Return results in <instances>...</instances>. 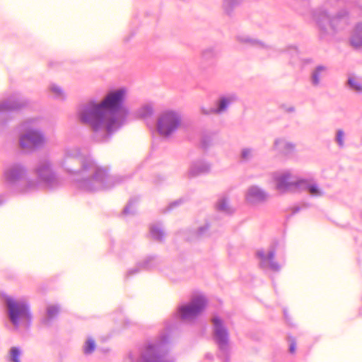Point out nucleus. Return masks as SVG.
Masks as SVG:
<instances>
[{
  "label": "nucleus",
  "mask_w": 362,
  "mask_h": 362,
  "mask_svg": "<svg viewBox=\"0 0 362 362\" xmlns=\"http://www.w3.org/2000/svg\"><path fill=\"white\" fill-rule=\"evenodd\" d=\"M104 115L105 111L100 103L93 100L83 105L78 112L80 121L95 131L102 128Z\"/></svg>",
  "instance_id": "f257e3e1"
},
{
  "label": "nucleus",
  "mask_w": 362,
  "mask_h": 362,
  "mask_svg": "<svg viewBox=\"0 0 362 362\" xmlns=\"http://www.w3.org/2000/svg\"><path fill=\"white\" fill-rule=\"evenodd\" d=\"M10 320L16 327L21 322H28L31 319L28 305L24 302H18L8 297L6 299Z\"/></svg>",
  "instance_id": "f03ea898"
},
{
  "label": "nucleus",
  "mask_w": 362,
  "mask_h": 362,
  "mask_svg": "<svg viewBox=\"0 0 362 362\" xmlns=\"http://www.w3.org/2000/svg\"><path fill=\"white\" fill-rule=\"evenodd\" d=\"M181 123L180 115L172 110L163 112L158 119V130L164 136H168L175 131Z\"/></svg>",
  "instance_id": "7ed1b4c3"
},
{
  "label": "nucleus",
  "mask_w": 362,
  "mask_h": 362,
  "mask_svg": "<svg viewBox=\"0 0 362 362\" xmlns=\"http://www.w3.org/2000/svg\"><path fill=\"white\" fill-rule=\"evenodd\" d=\"M207 301L202 296L194 298L191 303L180 308V315L184 320H192L199 315L206 306Z\"/></svg>",
  "instance_id": "20e7f679"
},
{
  "label": "nucleus",
  "mask_w": 362,
  "mask_h": 362,
  "mask_svg": "<svg viewBox=\"0 0 362 362\" xmlns=\"http://www.w3.org/2000/svg\"><path fill=\"white\" fill-rule=\"evenodd\" d=\"M125 91L122 89L108 93L103 100L100 103L105 112L113 110L118 108L122 103Z\"/></svg>",
  "instance_id": "39448f33"
},
{
  "label": "nucleus",
  "mask_w": 362,
  "mask_h": 362,
  "mask_svg": "<svg viewBox=\"0 0 362 362\" xmlns=\"http://www.w3.org/2000/svg\"><path fill=\"white\" fill-rule=\"evenodd\" d=\"M43 141L42 136L37 132H29L21 137L20 144L25 151L33 150L39 146Z\"/></svg>",
  "instance_id": "423d86ee"
},
{
  "label": "nucleus",
  "mask_w": 362,
  "mask_h": 362,
  "mask_svg": "<svg viewBox=\"0 0 362 362\" xmlns=\"http://www.w3.org/2000/svg\"><path fill=\"white\" fill-rule=\"evenodd\" d=\"M276 188L281 192L291 190L293 187H297L304 182L303 180H293L288 174H283L276 178Z\"/></svg>",
  "instance_id": "0eeeda50"
},
{
  "label": "nucleus",
  "mask_w": 362,
  "mask_h": 362,
  "mask_svg": "<svg viewBox=\"0 0 362 362\" xmlns=\"http://www.w3.org/2000/svg\"><path fill=\"white\" fill-rule=\"evenodd\" d=\"M213 322L215 327L216 339L221 346H223L228 341V333L222 326L221 320L215 317L213 318Z\"/></svg>",
  "instance_id": "6e6552de"
},
{
  "label": "nucleus",
  "mask_w": 362,
  "mask_h": 362,
  "mask_svg": "<svg viewBox=\"0 0 362 362\" xmlns=\"http://www.w3.org/2000/svg\"><path fill=\"white\" fill-rule=\"evenodd\" d=\"M120 125L121 122L116 119L114 114H107V112H105L102 127H104L108 133L115 131Z\"/></svg>",
  "instance_id": "1a4fd4ad"
},
{
  "label": "nucleus",
  "mask_w": 362,
  "mask_h": 362,
  "mask_svg": "<svg viewBox=\"0 0 362 362\" xmlns=\"http://www.w3.org/2000/svg\"><path fill=\"white\" fill-rule=\"evenodd\" d=\"M25 170L20 165H16L8 169L5 173V178L8 182L13 183L23 178Z\"/></svg>",
  "instance_id": "9d476101"
},
{
  "label": "nucleus",
  "mask_w": 362,
  "mask_h": 362,
  "mask_svg": "<svg viewBox=\"0 0 362 362\" xmlns=\"http://www.w3.org/2000/svg\"><path fill=\"white\" fill-rule=\"evenodd\" d=\"M267 195L264 192L256 187H251L247 195V200L251 204H255L264 201Z\"/></svg>",
  "instance_id": "9b49d317"
},
{
  "label": "nucleus",
  "mask_w": 362,
  "mask_h": 362,
  "mask_svg": "<svg viewBox=\"0 0 362 362\" xmlns=\"http://www.w3.org/2000/svg\"><path fill=\"white\" fill-rule=\"evenodd\" d=\"M258 257L261 259V264L263 267H269L272 269H278L279 268V265L274 261V252H270L268 255H264L262 252H257Z\"/></svg>",
  "instance_id": "f8f14e48"
},
{
  "label": "nucleus",
  "mask_w": 362,
  "mask_h": 362,
  "mask_svg": "<svg viewBox=\"0 0 362 362\" xmlns=\"http://www.w3.org/2000/svg\"><path fill=\"white\" fill-rule=\"evenodd\" d=\"M153 114V110L152 108L148 105H145L142 107L139 112V115L141 118H147L150 116H151Z\"/></svg>",
  "instance_id": "ddd939ff"
},
{
  "label": "nucleus",
  "mask_w": 362,
  "mask_h": 362,
  "mask_svg": "<svg viewBox=\"0 0 362 362\" xmlns=\"http://www.w3.org/2000/svg\"><path fill=\"white\" fill-rule=\"evenodd\" d=\"M307 189L312 196H320L322 194L320 189L316 185H308Z\"/></svg>",
  "instance_id": "4468645a"
},
{
  "label": "nucleus",
  "mask_w": 362,
  "mask_h": 362,
  "mask_svg": "<svg viewBox=\"0 0 362 362\" xmlns=\"http://www.w3.org/2000/svg\"><path fill=\"white\" fill-rule=\"evenodd\" d=\"M349 84L356 92L362 91V86L361 84L355 78H349Z\"/></svg>",
  "instance_id": "2eb2a0df"
},
{
  "label": "nucleus",
  "mask_w": 362,
  "mask_h": 362,
  "mask_svg": "<svg viewBox=\"0 0 362 362\" xmlns=\"http://www.w3.org/2000/svg\"><path fill=\"white\" fill-rule=\"evenodd\" d=\"M95 348V344L93 339H88L84 348V352L87 354L92 353Z\"/></svg>",
  "instance_id": "dca6fc26"
},
{
  "label": "nucleus",
  "mask_w": 362,
  "mask_h": 362,
  "mask_svg": "<svg viewBox=\"0 0 362 362\" xmlns=\"http://www.w3.org/2000/svg\"><path fill=\"white\" fill-rule=\"evenodd\" d=\"M11 359L13 362H21L19 360L21 351L18 348L13 347L11 349Z\"/></svg>",
  "instance_id": "f3484780"
},
{
  "label": "nucleus",
  "mask_w": 362,
  "mask_h": 362,
  "mask_svg": "<svg viewBox=\"0 0 362 362\" xmlns=\"http://www.w3.org/2000/svg\"><path fill=\"white\" fill-rule=\"evenodd\" d=\"M59 313V309L55 305H51L47 308V314L49 317H54Z\"/></svg>",
  "instance_id": "a211bd4d"
},
{
  "label": "nucleus",
  "mask_w": 362,
  "mask_h": 362,
  "mask_svg": "<svg viewBox=\"0 0 362 362\" xmlns=\"http://www.w3.org/2000/svg\"><path fill=\"white\" fill-rule=\"evenodd\" d=\"M325 68L323 66H319L316 71L313 75V81L315 85H317L319 83V77H318V72L320 71L324 70Z\"/></svg>",
  "instance_id": "6ab92c4d"
},
{
  "label": "nucleus",
  "mask_w": 362,
  "mask_h": 362,
  "mask_svg": "<svg viewBox=\"0 0 362 362\" xmlns=\"http://www.w3.org/2000/svg\"><path fill=\"white\" fill-rule=\"evenodd\" d=\"M228 103L229 102L227 100L224 98L222 99L220 102L219 107L217 110H215V112L218 113L220 112L221 111L224 110L226 108Z\"/></svg>",
  "instance_id": "aec40b11"
},
{
  "label": "nucleus",
  "mask_w": 362,
  "mask_h": 362,
  "mask_svg": "<svg viewBox=\"0 0 362 362\" xmlns=\"http://www.w3.org/2000/svg\"><path fill=\"white\" fill-rule=\"evenodd\" d=\"M344 132L342 130H339L337 135V141L341 146L344 145Z\"/></svg>",
  "instance_id": "412c9836"
},
{
  "label": "nucleus",
  "mask_w": 362,
  "mask_h": 362,
  "mask_svg": "<svg viewBox=\"0 0 362 362\" xmlns=\"http://www.w3.org/2000/svg\"><path fill=\"white\" fill-rule=\"evenodd\" d=\"M151 233L155 238L160 239L161 238L162 233L157 228H153L151 229Z\"/></svg>",
  "instance_id": "4be33fe9"
},
{
  "label": "nucleus",
  "mask_w": 362,
  "mask_h": 362,
  "mask_svg": "<svg viewBox=\"0 0 362 362\" xmlns=\"http://www.w3.org/2000/svg\"><path fill=\"white\" fill-rule=\"evenodd\" d=\"M49 172L48 167L44 166L41 168L37 169V173L40 176L44 177L47 173Z\"/></svg>",
  "instance_id": "5701e85b"
},
{
  "label": "nucleus",
  "mask_w": 362,
  "mask_h": 362,
  "mask_svg": "<svg viewBox=\"0 0 362 362\" xmlns=\"http://www.w3.org/2000/svg\"><path fill=\"white\" fill-rule=\"evenodd\" d=\"M296 349V340L293 338L290 340L289 351L291 354H294Z\"/></svg>",
  "instance_id": "b1692460"
},
{
  "label": "nucleus",
  "mask_w": 362,
  "mask_h": 362,
  "mask_svg": "<svg viewBox=\"0 0 362 362\" xmlns=\"http://www.w3.org/2000/svg\"><path fill=\"white\" fill-rule=\"evenodd\" d=\"M105 175V172L104 170H98L96 174L94 176V179L95 180H100L103 177H104Z\"/></svg>",
  "instance_id": "393cba45"
},
{
  "label": "nucleus",
  "mask_w": 362,
  "mask_h": 362,
  "mask_svg": "<svg viewBox=\"0 0 362 362\" xmlns=\"http://www.w3.org/2000/svg\"><path fill=\"white\" fill-rule=\"evenodd\" d=\"M52 90L53 91V93H54L57 95H59V96H60L63 94V91L59 87L53 86L52 88Z\"/></svg>",
  "instance_id": "a878e982"
},
{
  "label": "nucleus",
  "mask_w": 362,
  "mask_h": 362,
  "mask_svg": "<svg viewBox=\"0 0 362 362\" xmlns=\"http://www.w3.org/2000/svg\"><path fill=\"white\" fill-rule=\"evenodd\" d=\"M35 185V184L31 182L28 178L25 179V186L26 188L33 187Z\"/></svg>",
  "instance_id": "bb28decb"
},
{
  "label": "nucleus",
  "mask_w": 362,
  "mask_h": 362,
  "mask_svg": "<svg viewBox=\"0 0 362 362\" xmlns=\"http://www.w3.org/2000/svg\"><path fill=\"white\" fill-rule=\"evenodd\" d=\"M351 44L355 47H358L362 45V39H359L357 41H355L354 39L351 40Z\"/></svg>",
  "instance_id": "cd10ccee"
},
{
  "label": "nucleus",
  "mask_w": 362,
  "mask_h": 362,
  "mask_svg": "<svg viewBox=\"0 0 362 362\" xmlns=\"http://www.w3.org/2000/svg\"><path fill=\"white\" fill-rule=\"evenodd\" d=\"M250 155V150L245 149V150H243L242 152V156L245 159L247 158Z\"/></svg>",
  "instance_id": "c85d7f7f"
},
{
  "label": "nucleus",
  "mask_w": 362,
  "mask_h": 362,
  "mask_svg": "<svg viewBox=\"0 0 362 362\" xmlns=\"http://www.w3.org/2000/svg\"><path fill=\"white\" fill-rule=\"evenodd\" d=\"M202 112L203 114L208 115V114H210V113H212V112H215V110H212L211 109V110H206V109L202 107Z\"/></svg>",
  "instance_id": "c756f323"
},
{
  "label": "nucleus",
  "mask_w": 362,
  "mask_h": 362,
  "mask_svg": "<svg viewBox=\"0 0 362 362\" xmlns=\"http://www.w3.org/2000/svg\"><path fill=\"white\" fill-rule=\"evenodd\" d=\"M219 208L221 210H226L227 208H228V205H227V203L225 202H223L221 204H220L219 205Z\"/></svg>",
  "instance_id": "7c9ffc66"
},
{
  "label": "nucleus",
  "mask_w": 362,
  "mask_h": 362,
  "mask_svg": "<svg viewBox=\"0 0 362 362\" xmlns=\"http://www.w3.org/2000/svg\"><path fill=\"white\" fill-rule=\"evenodd\" d=\"M192 175H195V174H196V173H194V171H192Z\"/></svg>",
  "instance_id": "2f4dec72"
},
{
  "label": "nucleus",
  "mask_w": 362,
  "mask_h": 362,
  "mask_svg": "<svg viewBox=\"0 0 362 362\" xmlns=\"http://www.w3.org/2000/svg\"><path fill=\"white\" fill-rule=\"evenodd\" d=\"M288 147L291 148V146L288 144Z\"/></svg>",
  "instance_id": "473e14b6"
}]
</instances>
